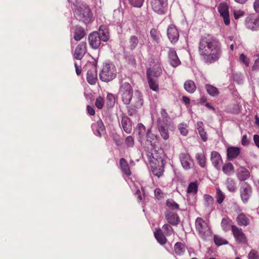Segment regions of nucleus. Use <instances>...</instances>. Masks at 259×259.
I'll use <instances>...</instances> for the list:
<instances>
[{
	"label": "nucleus",
	"mask_w": 259,
	"mask_h": 259,
	"mask_svg": "<svg viewBox=\"0 0 259 259\" xmlns=\"http://www.w3.org/2000/svg\"><path fill=\"white\" fill-rule=\"evenodd\" d=\"M198 52L205 63H213L221 57V44L216 38L210 35L202 36L199 43Z\"/></svg>",
	"instance_id": "1"
},
{
	"label": "nucleus",
	"mask_w": 259,
	"mask_h": 259,
	"mask_svg": "<svg viewBox=\"0 0 259 259\" xmlns=\"http://www.w3.org/2000/svg\"><path fill=\"white\" fill-rule=\"evenodd\" d=\"M119 94L123 103L125 105L132 104L128 108V113L130 116L136 114L138 109L140 108L143 104L142 94L136 91L133 96V89L130 83L124 82L120 86Z\"/></svg>",
	"instance_id": "2"
},
{
	"label": "nucleus",
	"mask_w": 259,
	"mask_h": 259,
	"mask_svg": "<svg viewBox=\"0 0 259 259\" xmlns=\"http://www.w3.org/2000/svg\"><path fill=\"white\" fill-rule=\"evenodd\" d=\"M104 26H101L99 31H94L88 36V41L90 47L93 49L96 50L99 48L101 41H107L109 39V35L107 30Z\"/></svg>",
	"instance_id": "3"
},
{
	"label": "nucleus",
	"mask_w": 259,
	"mask_h": 259,
	"mask_svg": "<svg viewBox=\"0 0 259 259\" xmlns=\"http://www.w3.org/2000/svg\"><path fill=\"white\" fill-rule=\"evenodd\" d=\"M74 13L79 20H82L85 24L89 23L92 21L93 17L92 12L85 5L81 4L75 6Z\"/></svg>",
	"instance_id": "4"
},
{
	"label": "nucleus",
	"mask_w": 259,
	"mask_h": 259,
	"mask_svg": "<svg viewBox=\"0 0 259 259\" xmlns=\"http://www.w3.org/2000/svg\"><path fill=\"white\" fill-rule=\"evenodd\" d=\"M116 70L114 65L110 64H105L103 65L100 73V78L104 82H109L115 78Z\"/></svg>",
	"instance_id": "5"
},
{
	"label": "nucleus",
	"mask_w": 259,
	"mask_h": 259,
	"mask_svg": "<svg viewBox=\"0 0 259 259\" xmlns=\"http://www.w3.org/2000/svg\"><path fill=\"white\" fill-rule=\"evenodd\" d=\"M195 228L199 235L202 238L210 234V228L207 223L201 218L198 217L196 219Z\"/></svg>",
	"instance_id": "6"
},
{
	"label": "nucleus",
	"mask_w": 259,
	"mask_h": 259,
	"mask_svg": "<svg viewBox=\"0 0 259 259\" xmlns=\"http://www.w3.org/2000/svg\"><path fill=\"white\" fill-rule=\"evenodd\" d=\"M231 230L235 241L238 244H246L247 238L245 234L243 232L241 228L236 225L231 226Z\"/></svg>",
	"instance_id": "7"
},
{
	"label": "nucleus",
	"mask_w": 259,
	"mask_h": 259,
	"mask_svg": "<svg viewBox=\"0 0 259 259\" xmlns=\"http://www.w3.org/2000/svg\"><path fill=\"white\" fill-rule=\"evenodd\" d=\"M152 9L155 13L159 15L165 13V8L167 6L166 0H151Z\"/></svg>",
	"instance_id": "8"
},
{
	"label": "nucleus",
	"mask_w": 259,
	"mask_h": 259,
	"mask_svg": "<svg viewBox=\"0 0 259 259\" xmlns=\"http://www.w3.org/2000/svg\"><path fill=\"white\" fill-rule=\"evenodd\" d=\"M251 187L246 182L243 183L240 188V194L242 201L244 203H246L251 195Z\"/></svg>",
	"instance_id": "9"
},
{
	"label": "nucleus",
	"mask_w": 259,
	"mask_h": 259,
	"mask_svg": "<svg viewBox=\"0 0 259 259\" xmlns=\"http://www.w3.org/2000/svg\"><path fill=\"white\" fill-rule=\"evenodd\" d=\"M179 157L181 164L185 169H189L193 166V160L188 153L185 152L181 153L179 155Z\"/></svg>",
	"instance_id": "10"
},
{
	"label": "nucleus",
	"mask_w": 259,
	"mask_h": 259,
	"mask_svg": "<svg viewBox=\"0 0 259 259\" xmlns=\"http://www.w3.org/2000/svg\"><path fill=\"white\" fill-rule=\"evenodd\" d=\"M218 10L221 17L223 18L224 23L226 25L230 24V18L229 14V7L226 3H221L219 4Z\"/></svg>",
	"instance_id": "11"
},
{
	"label": "nucleus",
	"mask_w": 259,
	"mask_h": 259,
	"mask_svg": "<svg viewBox=\"0 0 259 259\" xmlns=\"http://www.w3.org/2000/svg\"><path fill=\"white\" fill-rule=\"evenodd\" d=\"M146 155L151 164H159L160 162L162 164V159L159 155L156 150L153 149L147 150L146 151Z\"/></svg>",
	"instance_id": "12"
},
{
	"label": "nucleus",
	"mask_w": 259,
	"mask_h": 259,
	"mask_svg": "<svg viewBox=\"0 0 259 259\" xmlns=\"http://www.w3.org/2000/svg\"><path fill=\"white\" fill-rule=\"evenodd\" d=\"M87 51V43L84 41L80 42L76 47L74 57L77 60L82 59Z\"/></svg>",
	"instance_id": "13"
},
{
	"label": "nucleus",
	"mask_w": 259,
	"mask_h": 259,
	"mask_svg": "<svg viewBox=\"0 0 259 259\" xmlns=\"http://www.w3.org/2000/svg\"><path fill=\"white\" fill-rule=\"evenodd\" d=\"M167 35L168 39L172 44L176 43L179 39V33L176 27L172 24L168 26L167 30Z\"/></svg>",
	"instance_id": "14"
},
{
	"label": "nucleus",
	"mask_w": 259,
	"mask_h": 259,
	"mask_svg": "<svg viewBox=\"0 0 259 259\" xmlns=\"http://www.w3.org/2000/svg\"><path fill=\"white\" fill-rule=\"evenodd\" d=\"M246 27L252 31H256L259 27V17L249 16L246 20Z\"/></svg>",
	"instance_id": "15"
},
{
	"label": "nucleus",
	"mask_w": 259,
	"mask_h": 259,
	"mask_svg": "<svg viewBox=\"0 0 259 259\" xmlns=\"http://www.w3.org/2000/svg\"><path fill=\"white\" fill-rule=\"evenodd\" d=\"M210 160L214 167L220 170L223 163V160L220 153L217 151H212L211 153Z\"/></svg>",
	"instance_id": "16"
},
{
	"label": "nucleus",
	"mask_w": 259,
	"mask_h": 259,
	"mask_svg": "<svg viewBox=\"0 0 259 259\" xmlns=\"http://www.w3.org/2000/svg\"><path fill=\"white\" fill-rule=\"evenodd\" d=\"M168 59L170 64L174 67H177L181 64V61L174 49H169L168 51Z\"/></svg>",
	"instance_id": "17"
},
{
	"label": "nucleus",
	"mask_w": 259,
	"mask_h": 259,
	"mask_svg": "<svg viewBox=\"0 0 259 259\" xmlns=\"http://www.w3.org/2000/svg\"><path fill=\"white\" fill-rule=\"evenodd\" d=\"M165 218L168 223L172 225H177L179 222V218L177 214L166 210L165 212Z\"/></svg>",
	"instance_id": "18"
},
{
	"label": "nucleus",
	"mask_w": 259,
	"mask_h": 259,
	"mask_svg": "<svg viewBox=\"0 0 259 259\" xmlns=\"http://www.w3.org/2000/svg\"><path fill=\"white\" fill-rule=\"evenodd\" d=\"M250 176L249 171L244 167L241 166L237 170V177L241 181L247 180Z\"/></svg>",
	"instance_id": "19"
},
{
	"label": "nucleus",
	"mask_w": 259,
	"mask_h": 259,
	"mask_svg": "<svg viewBox=\"0 0 259 259\" xmlns=\"http://www.w3.org/2000/svg\"><path fill=\"white\" fill-rule=\"evenodd\" d=\"M170 116L164 108H161L159 111V115L157 120V123L169 124Z\"/></svg>",
	"instance_id": "20"
},
{
	"label": "nucleus",
	"mask_w": 259,
	"mask_h": 259,
	"mask_svg": "<svg viewBox=\"0 0 259 259\" xmlns=\"http://www.w3.org/2000/svg\"><path fill=\"white\" fill-rule=\"evenodd\" d=\"M157 127L162 138L166 140L169 138L168 127L169 124L157 123Z\"/></svg>",
	"instance_id": "21"
},
{
	"label": "nucleus",
	"mask_w": 259,
	"mask_h": 259,
	"mask_svg": "<svg viewBox=\"0 0 259 259\" xmlns=\"http://www.w3.org/2000/svg\"><path fill=\"white\" fill-rule=\"evenodd\" d=\"M86 34L84 29L79 25L74 27L73 38L76 41L81 40Z\"/></svg>",
	"instance_id": "22"
},
{
	"label": "nucleus",
	"mask_w": 259,
	"mask_h": 259,
	"mask_svg": "<svg viewBox=\"0 0 259 259\" xmlns=\"http://www.w3.org/2000/svg\"><path fill=\"white\" fill-rule=\"evenodd\" d=\"M227 158L229 160L236 158L240 153V149L238 147H229L227 150Z\"/></svg>",
	"instance_id": "23"
},
{
	"label": "nucleus",
	"mask_w": 259,
	"mask_h": 259,
	"mask_svg": "<svg viewBox=\"0 0 259 259\" xmlns=\"http://www.w3.org/2000/svg\"><path fill=\"white\" fill-rule=\"evenodd\" d=\"M162 70L161 67L159 66H154L152 68H149L147 70V77H149L153 78V77L157 78L161 74Z\"/></svg>",
	"instance_id": "24"
},
{
	"label": "nucleus",
	"mask_w": 259,
	"mask_h": 259,
	"mask_svg": "<svg viewBox=\"0 0 259 259\" xmlns=\"http://www.w3.org/2000/svg\"><path fill=\"white\" fill-rule=\"evenodd\" d=\"M93 130H95L96 131V135L99 137H101L102 134L105 132V128L103 121L101 120H99L96 123L92 124Z\"/></svg>",
	"instance_id": "25"
},
{
	"label": "nucleus",
	"mask_w": 259,
	"mask_h": 259,
	"mask_svg": "<svg viewBox=\"0 0 259 259\" xmlns=\"http://www.w3.org/2000/svg\"><path fill=\"white\" fill-rule=\"evenodd\" d=\"M154 234L156 239L161 245H164L166 243L167 239L165 237V235L163 233L161 229H156Z\"/></svg>",
	"instance_id": "26"
},
{
	"label": "nucleus",
	"mask_w": 259,
	"mask_h": 259,
	"mask_svg": "<svg viewBox=\"0 0 259 259\" xmlns=\"http://www.w3.org/2000/svg\"><path fill=\"white\" fill-rule=\"evenodd\" d=\"M121 125L123 130L126 133H130L132 132V126L130 119L126 116H123L121 119Z\"/></svg>",
	"instance_id": "27"
},
{
	"label": "nucleus",
	"mask_w": 259,
	"mask_h": 259,
	"mask_svg": "<svg viewBox=\"0 0 259 259\" xmlns=\"http://www.w3.org/2000/svg\"><path fill=\"white\" fill-rule=\"evenodd\" d=\"M119 165L121 170L123 173L127 177L131 175L132 172L130 170V166L126 160L124 158H121L120 159Z\"/></svg>",
	"instance_id": "28"
},
{
	"label": "nucleus",
	"mask_w": 259,
	"mask_h": 259,
	"mask_svg": "<svg viewBox=\"0 0 259 259\" xmlns=\"http://www.w3.org/2000/svg\"><path fill=\"white\" fill-rule=\"evenodd\" d=\"M87 80L90 84L93 85L96 83L97 80V74L94 69H90L88 71Z\"/></svg>",
	"instance_id": "29"
},
{
	"label": "nucleus",
	"mask_w": 259,
	"mask_h": 259,
	"mask_svg": "<svg viewBox=\"0 0 259 259\" xmlns=\"http://www.w3.org/2000/svg\"><path fill=\"white\" fill-rule=\"evenodd\" d=\"M236 221L240 226H246L249 225L250 222L249 219L243 213L239 214L236 218Z\"/></svg>",
	"instance_id": "30"
},
{
	"label": "nucleus",
	"mask_w": 259,
	"mask_h": 259,
	"mask_svg": "<svg viewBox=\"0 0 259 259\" xmlns=\"http://www.w3.org/2000/svg\"><path fill=\"white\" fill-rule=\"evenodd\" d=\"M184 87L185 90L190 94L194 93L196 90V85L192 80H186L184 84Z\"/></svg>",
	"instance_id": "31"
},
{
	"label": "nucleus",
	"mask_w": 259,
	"mask_h": 259,
	"mask_svg": "<svg viewBox=\"0 0 259 259\" xmlns=\"http://www.w3.org/2000/svg\"><path fill=\"white\" fill-rule=\"evenodd\" d=\"M232 221L229 217L223 218L221 221V227L225 232H228L231 228Z\"/></svg>",
	"instance_id": "32"
},
{
	"label": "nucleus",
	"mask_w": 259,
	"mask_h": 259,
	"mask_svg": "<svg viewBox=\"0 0 259 259\" xmlns=\"http://www.w3.org/2000/svg\"><path fill=\"white\" fill-rule=\"evenodd\" d=\"M139 42V38L137 36L131 35L128 40V48L131 50H135L138 46Z\"/></svg>",
	"instance_id": "33"
},
{
	"label": "nucleus",
	"mask_w": 259,
	"mask_h": 259,
	"mask_svg": "<svg viewBox=\"0 0 259 259\" xmlns=\"http://www.w3.org/2000/svg\"><path fill=\"white\" fill-rule=\"evenodd\" d=\"M205 88L207 93L212 97L217 96L220 93L219 90L216 87L210 84H205Z\"/></svg>",
	"instance_id": "34"
},
{
	"label": "nucleus",
	"mask_w": 259,
	"mask_h": 259,
	"mask_svg": "<svg viewBox=\"0 0 259 259\" xmlns=\"http://www.w3.org/2000/svg\"><path fill=\"white\" fill-rule=\"evenodd\" d=\"M197 128L198 133L201 137V139L203 141H206L207 140L206 133L205 132L203 128V123L202 121H198L197 123Z\"/></svg>",
	"instance_id": "35"
},
{
	"label": "nucleus",
	"mask_w": 259,
	"mask_h": 259,
	"mask_svg": "<svg viewBox=\"0 0 259 259\" xmlns=\"http://www.w3.org/2000/svg\"><path fill=\"white\" fill-rule=\"evenodd\" d=\"M156 165L157 164H151L152 171L154 175L158 177H160L162 175L164 171V169L162 165L158 164V165L157 166Z\"/></svg>",
	"instance_id": "36"
},
{
	"label": "nucleus",
	"mask_w": 259,
	"mask_h": 259,
	"mask_svg": "<svg viewBox=\"0 0 259 259\" xmlns=\"http://www.w3.org/2000/svg\"><path fill=\"white\" fill-rule=\"evenodd\" d=\"M223 171L227 176H230L234 172V167L230 162L225 163L222 168Z\"/></svg>",
	"instance_id": "37"
},
{
	"label": "nucleus",
	"mask_w": 259,
	"mask_h": 259,
	"mask_svg": "<svg viewBox=\"0 0 259 259\" xmlns=\"http://www.w3.org/2000/svg\"><path fill=\"white\" fill-rule=\"evenodd\" d=\"M175 253L178 255H182L185 251V245L181 242H177L174 246Z\"/></svg>",
	"instance_id": "38"
},
{
	"label": "nucleus",
	"mask_w": 259,
	"mask_h": 259,
	"mask_svg": "<svg viewBox=\"0 0 259 259\" xmlns=\"http://www.w3.org/2000/svg\"><path fill=\"white\" fill-rule=\"evenodd\" d=\"M226 185L227 187L228 190L230 192H234L236 190V183L235 181L231 178L227 179L226 183Z\"/></svg>",
	"instance_id": "39"
},
{
	"label": "nucleus",
	"mask_w": 259,
	"mask_h": 259,
	"mask_svg": "<svg viewBox=\"0 0 259 259\" xmlns=\"http://www.w3.org/2000/svg\"><path fill=\"white\" fill-rule=\"evenodd\" d=\"M147 141L151 143L152 146L156 145V141L157 139V136L151 132V130L149 129L147 132Z\"/></svg>",
	"instance_id": "40"
},
{
	"label": "nucleus",
	"mask_w": 259,
	"mask_h": 259,
	"mask_svg": "<svg viewBox=\"0 0 259 259\" xmlns=\"http://www.w3.org/2000/svg\"><path fill=\"white\" fill-rule=\"evenodd\" d=\"M148 84L150 88L154 91L157 92L158 91V84L157 82L156 79L149 77L147 78Z\"/></svg>",
	"instance_id": "41"
},
{
	"label": "nucleus",
	"mask_w": 259,
	"mask_h": 259,
	"mask_svg": "<svg viewBox=\"0 0 259 259\" xmlns=\"http://www.w3.org/2000/svg\"><path fill=\"white\" fill-rule=\"evenodd\" d=\"M198 191V184L197 182L190 183L188 187L187 193H192L193 195L197 194Z\"/></svg>",
	"instance_id": "42"
},
{
	"label": "nucleus",
	"mask_w": 259,
	"mask_h": 259,
	"mask_svg": "<svg viewBox=\"0 0 259 259\" xmlns=\"http://www.w3.org/2000/svg\"><path fill=\"white\" fill-rule=\"evenodd\" d=\"M215 198L217 203H218L219 204H222L225 198V194L219 188H217Z\"/></svg>",
	"instance_id": "43"
},
{
	"label": "nucleus",
	"mask_w": 259,
	"mask_h": 259,
	"mask_svg": "<svg viewBox=\"0 0 259 259\" xmlns=\"http://www.w3.org/2000/svg\"><path fill=\"white\" fill-rule=\"evenodd\" d=\"M204 199L205 201L204 205L206 207L210 208L212 206L214 199L211 195L205 194L204 195Z\"/></svg>",
	"instance_id": "44"
},
{
	"label": "nucleus",
	"mask_w": 259,
	"mask_h": 259,
	"mask_svg": "<svg viewBox=\"0 0 259 259\" xmlns=\"http://www.w3.org/2000/svg\"><path fill=\"white\" fill-rule=\"evenodd\" d=\"M166 205L171 210H178L179 209V205L172 199H168L166 200Z\"/></svg>",
	"instance_id": "45"
},
{
	"label": "nucleus",
	"mask_w": 259,
	"mask_h": 259,
	"mask_svg": "<svg viewBox=\"0 0 259 259\" xmlns=\"http://www.w3.org/2000/svg\"><path fill=\"white\" fill-rule=\"evenodd\" d=\"M196 158L201 167H204L205 166L206 159L204 154L202 153H197L196 156Z\"/></svg>",
	"instance_id": "46"
},
{
	"label": "nucleus",
	"mask_w": 259,
	"mask_h": 259,
	"mask_svg": "<svg viewBox=\"0 0 259 259\" xmlns=\"http://www.w3.org/2000/svg\"><path fill=\"white\" fill-rule=\"evenodd\" d=\"M214 242L217 246L227 244L228 243V241L227 240L217 235H214Z\"/></svg>",
	"instance_id": "47"
},
{
	"label": "nucleus",
	"mask_w": 259,
	"mask_h": 259,
	"mask_svg": "<svg viewBox=\"0 0 259 259\" xmlns=\"http://www.w3.org/2000/svg\"><path fill=\"white\" fill-rule=\"evenodd\" d=\"M163 233L167 236H169L174 233V230L168 224H164L162 226Z\"/></svg>",
	"instance_id": "48"
},
{
	"label": "nucleus",
	"mask_w": 259,
	"mask_h": 259,
	"mask_svg": "<svg viewBox=\"0 0 259 259\" xmlns=\"http://www.w3.org/2000/svg\"><path fill=\"white\" fill-rule=\"evenodd\" d=\"M150 36L153 40L156 42L159 41V32L155 28H152L150 30Z\"/></svg>",
	"instance_id": "49"
},
{
	"label": "nucleus",
	"mask_w": 259,
	"mask_h": 259,
	"mask_svg": "<svg viewBox=\"0 0 259 259\" xmlns=\"http://www.w3.org/2000/svg\"><path fill=\"white\" fill-rule=\"evenodd\" d=\"M104 105V99L100 96L98 97L96 99V101H95L96 107L99 109H101L103 108Z\"/></svg>",
	"instance_id": "50"
},
{
	"label": "nucleus",
	"mask_w": 259,
	"mask_h": 259,
	"mask_svg": "<svg viewBox=\"0 0 259 259\" xmlns=\"http://www.w3.org/2000/svg\"><path fill=\"white\" fill-rule=\"evenodd\" d=\"M129 3L135 7L141 8L144 2V0H128Z\"/></svg>",
	"instance_id": "51"
},
{
	"label": "nucleus",
	"mask_w": 259,
	"mask_h": 259,
	"mask_svg": "<svg viewBox=\"0 0 259 259\" xmlns=\"http://www.w3.org/2000/svg\"><path fill=\"white\" fill-rule=\"evenodd\" d=\"M136 132L140 136H143L146 132L145 126L142 123H139L136 128Z\"/></svg>",
	"instance_id": "52"
},
{
	"label": "nucleus",
	"mask_w": 259,
	"mask_h": 259,
	"mask_svg": "<svg viewBox=\"0 0 259 259\" xmlns=\"http://www.w3.org/2000/svg\"><path fill=\"white\" fill-rule=\"evenodd\" d=\"M107 105L109 107H112L115 103V99L113 95L111 94H108L107 96Z\"/></svg>",
	"instance_id": "53"
},
{
	"label": "nucleus",
	"mask_w": 259,
	"mask_h": 259,
	"mask_svg": "<svg viewBox=\"0 0 259 259\" xmlns=\"http://www.w3.org/2000/svg\"><path fill=\"white\" fill-rule=\"evenodd\" d=\"M154 195L155 198L158 200H160L164 198V194L159 188H156L154 190Z\"/></svg>",
	"instance_id": "54"
},
{
	"label": "nucleus",
	"mask_w": 259,
	"mask_h": 259,
	"mask_svg": "<svg viewBox=\"0 0 259 259\" xmlns=\"http://www.w3.org/2000/svg\"><path fill=\"white\" fill-rule=\"evenodd\" d=\"M125 143L127 147H133L135 144L134 138L131 136L127 137L125 140Z\"/></svg>",
	"instance_id": "55"
},
{
	"label": "nucleus",
	"mask_w": 259,
	"mask_h": 259,
	"mask_svg": "<svg viewBox=\"0 0 259 259\" xmlns=\"http://www.w3.org/2000/svg\"><path fill=\"white\" fill-rule=\"evenodd\" d=\"M248 259H259V255L257 251L252 249L248 254Z\"/></svg>",
	"instance_id": "56"
},
{
	"label": "nucleus",
	"mask_w": 259,
	"mask_h": 259,
	"mask_svg": "<svg viewBox=\"0 0 259 259\" xmlns=\"http://www.w3.org/2000/svg\"><path fill=\"white\" fill-rule=\"evenodd\" d=\"M187 126L184 124H180L179 125L178 128L181 134L183 136H186L188 134Z\"/></svg>",
	"instance_id": "57"
},
{
	"label": "nucleus",
	"mask_w": 259,
	"mask_h": 259,
	"mask_svg": "<svg viewBox=\"0 0 259 259\" xmlns=\"http://www.w3.org/2000/svg\"><path fill=\"white\" fill-rule=\"evenodd\" d=\"M244 14V12L241 10L234 11V16L235 19H238L242 17Z\"/></svg>",
	"instance_id": "58"
},
{
	"label": "nucleus",
	"mask_w": 259,
	"mask_h": 259,
	"mask_svg": "<svg viewBox=\"0 0 259 259\" xmlns=\"http://www.w3.org/2000/svg\"><path fill=\"white\" fill-rule=\"evenodd\" d=\"M239 59L240 61L243 62L246 66H248L249 65V59L243 54H241L240 55Z\"/></svg>",
	"instance_id": "59"
},
{
	"label": "nucleus",
	"mask_w": 259,
	"mask_h": 259,
	"mask_svg": "<svg viewBox=\"0 0 259 259\" xmlns=\"http://www.w3.org/2000/svg\"><path fill=\"white\" fill-rule=\"evenodd\" d=\"M241 143L243 146H246L249 144V140L247 139V136L246 135H244L241 140Z\"/></svg>",
	"instance_id": "60"
},
{
	"label": "nucleus",
	"mask_w": 259,
	"mask_h": 259,
	"mask_svg": "<svg viewBox=\"0 0 259 259\" xmlns=\"http://www.w3.org/2000/svg\"><path fill=\"white\" fill-rule=\"evenodd\" d=\"M87 111L88 113L92 116H93L95 114V111L94 108L90 106H87Z\"/></svg>",
	"instance_id": "61"
},
{
	"label": "nucleus",
	"mask_w": 259,
	"mask_h": 259,
	"mask_svg": "<svg viewBox=\"0 0 259 259\" xmlns=\"http://www.w3.org/2000/svg\"><path fill=\"white\" fill-rule=\"evenodd\" d=\"M253 8L256 12L259 13V0H255L253 3Z\"/></svg>",
	"instance_id": "62"
},
{
	"label": "nucleus",
	"mask_w": 259,
	"mask_h": 259,
	"mask_svg": "<svg viewBox=\"0 0 259 259\" xmlns=\"http://www.w3.org/2000/svg\"><path fill=\"white\" fill-rule=\"evenodd\" d=\"M253 141L255 145L259 148V135H254L253 136Z\"/></svg>",
	"instance_id": "63"
},
{
	"label": "nucleus",
	"mask_w": 259,
	"mask_h": 259,
	"mask_svg": "<svg viewBox=\"0 0 259 259\" xmlns=\"http://www.w3.org/2000/svg\"><path fill=\"white\" fill-rule=\"evenodd\" d=\"M259 68V57L255 60L254 65L252 67V70H256Z\"/></svg>",
	"instance_id": "64"
}]
</instances>
